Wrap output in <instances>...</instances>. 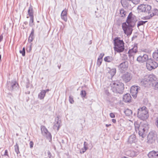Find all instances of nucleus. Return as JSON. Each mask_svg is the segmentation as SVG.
Wrapping results in <instances>:
<instances>
[{
  "instance_id": "1",
  "label": "nucleus",
  "mask_w": 158,
  "mask_h": 158,
  "mask_svg": "<svg viewBox=\"0 0 158 158\" xmlns=\"http://www.w3.org/2000/svg\"><path fill=\"white\" fill-rule=\"evenodd\" d=\"M136 17L131 12L128 15L126 22L122 23V27L124 33L127 35H130L137 21Z\"/></svg>"
},
{
  "instance_id": "2",
  "label": "nucleus",
  "mask_w": 158,
  "mask_h": 158,
  "mask_svg": "<svg viewBox=\"0 0 158 158\" xmlns=\"http://www.w3.org/2000/svg\"><path fill=\"white\" fill-rule=\"evenodd\" d=\"M135 129L136 131H138V134L142 138L145 136L144 132L148 129V125L146 122L141 123L139 124L138 122H135L134 123Z\"/></svg>"
},
{
  "instance_id": "3",
  "label": "nucleus",
  "mask_w": 158,
  "mask_h": 158,
  "mask_svg": "<svg viewBox=\"0 0 158 158\" xmlns=\"http://www.w3.org/2000/svg\"><path fill=\"white\" fill-rule=\"evenodd\" d=\"M111 89L114 93L122 94L124 89V85L122 82L114 81L110 84Z\"/></svg>"
},
{
  "instance_id": "4",
  "label": "nucleus",
  "mask_w": 158,
  "mask_h": 158,
  "mask_svg": "<svg viewBox=\"0 0 158 158\" xmlns=\"http://www.w3.org/2000/svg\"><path fill=\"white\" fill-rule=\"evenodd\" d=\"M114 50L118 52H123L124 50V43L123 40H120L118 37L115 38L114 40Z\"/></svg>"
},
{
  "instance_id": "5",
  "label": "nucleus",
  "mask_w": 158,
  "mask_h": 158,
  "mask_svg": "<svg viewBox=\"0 0 158 158\" xmlns=\"http://www.w3.org/2000/svg\"><path fill=\"white\" fill-rule=\"evenodd\" d=\"M137 116L139 119L143 120L148 118L149 116L148 111L145 106H143L138 109Z\"/></svg>"
},
{
  "instance_id": "6",
  "label": "nucleus",
  "mask_w": 158,
  "mask_h": 158,
  "mask_svg": "<svg viewBox=\"0 0 158 158\" xmlns=\"http://www.w3.org/2000/svg\"><path fill=\"white\" fill-rule=\"evenodd\" d=\"M138 9L141 12H144L148 14L151 13V6L147 4H142L138 6Z\"/></svg>"
},
{
  "instance_id": "7",
  "label": "nucleus",
  "mask_w": 158,
  "mask_h": 158,
  "mask_svg": "<svg viewBox=\"0 0 158 158\" xmlns=\"http://www.w3.org/2000/svg\"><path fill=\"white\" fill-rule=\"evenodd\" d=\"M140 1V0H121V3L123 7H127L129 5L130 6L131 4H138Z\"/></svg>"
},
{
  "instance_id": "8",
  "label": "nucleus",
  "mask_w": 158,
  "mask_h": 158,
  "mask_svg": "<svg viewBox=\"0 0 158 158\" xmlns=\"http://www.w3.org/2000/svg\"><path fill=\"white\" fill-rule=\"evenodd\" d=\"M158 66V64L151 59H149L146 63L147 69L149 70L154 69Z\"/></svg>"
},
{
  "instance_id": "9",
  "label": "nucleus",
  "mask_w": 158,
  "mask_h": 158,
  "mask_svg": "<svg viewBox=\"0 0 158 158\" xmlns=\"http://www.w3.org/2000/svg\"><path fill=\"white\" fill-rule=\"evenodd\" d=\"M157 133L155 131L150 132L147 137V139L149 143H152L157 138Z\"/></svg>"
},
{
  "instance_id": "10",
  "label": "nucleus",
  "mask_w": 158,
  "mask_h": 158,
  "mask_svg": "<svg viewBox=\"0 0 158 158\" xmlns=\"http://www.w3.org/2000/svg\"><path fill=\"white\" fill-rule=\"evenodd\" d=\"M128 65V61H124L118 66V70L122 73L125 72L127 69Z\"/></svg>"
},
{
  "instance_id": "11",
  "label": "nucleus",
  "mask_w": 158,
  "mask_h": 158,
  "mask_svg": "<svg viewBox=\"0 0 158 158\" xmlns=\"http://www.w3.org/2000/svg\"><path fill=\"white\" fill-rule=\"evenodd\" d=\"M140 89V87L138 86H132L131 87L130 93L134 98H136L138 91Z\"/></svg>"
},
{
  "instance_id": "12",
  "label": "nucleus",
  "mask_w": 158,
  "mask_h": 158,
  "mask_svg": "<svg viewBox=\"0 0 158 158\" xmlns=\"http://www.w3.org/2000/svg\"><path fill=\"white\" fill-rule=\"evenodd\" d=\"M123 81L126 83L130 81L132 77V74L129 72H126L123 74L121 77Z\"/></svg>"
},
{
  "instance_id": "13",
  "label": "nucleus",
  "mask_w": 158,
  "mask_h": 158,
  "mask_svg": "<svg viewBox=\"0 0 158 158\" xmlns=\"http://www.w3.org/2000/svg\"><path fill=\"white\" fill-rule=\"evenodd\" d=\"M149 60L148 55L146 54L139 56L137 58V61L141 63L148 61Z\"/></svg>"
},
{
  "instance_id": "14",
  "label": "nucleus",
  "mask_w": 158,
  "mask_h": 158,
  "mask_svg": "<svg viewBox=\"0 0 158 158\" xmlns=\"http://www.w3.org/2000/svg\"><path fill=\"white\" fill-rule=\"evenodd\" d=\"M156 77L155 75L153 74H150L148 76L145 77L142 82L144 83V81H145L146 82L144 84H146L149 81H152L156 80Z\"/></svg>"
},
{
  "instance_id": "15",
  "label": "nucleus",
  "mask_w": 158,
  "mask_h": 158,
  "mask_svg": "<svg viewBox=\"0 0 158 158\" xmlns=\"http://www.w3.org/2000/svg\"><path fill=\"white\" fill-rule=\"evenodd\" d=\"M18 84L15 81H12L10 83L9 89L10 91H14L18 89Z\"/></svg>"
},
{
  "instance_id": "16",
  "label": "nucleus",
  "mask_w": 158,
  "mask_h": 158,
  "mask_svg": "<svg viewBox=\"0 0 158 158\" xmlns=\"http://www.w3.org/2000/svg\"><path fill=\"white\" fill-rule=\"evenodd\" d=\"M60 120L59 119V118L57 117L55 119V122L54 123L53 126V129L58 131L60 127Z\"/></svg>"
},
{
  "instance_id": "17",
  "label": "nucleus",
  "mask_w": 158,
  "mask_h": 158,
  "mask_svg": "<svg viewBox=\"0 0 158 158\" xmlns=\"http://www.w3.org/2000/svg\"><path fill=\"white\" fill-rule=\"evenodd\" d=\"M148 156L149 158H158V151H151L148 153Z\"/></svg>"
},
{
  "instance_id": "18",
  "label": "nucleus",
  "mask_w": 158,
  "mask_h": 158,
  "mask_svg": "<svg viewBox=\"0 0 158 158\" xmlns=\"http://www.w3.org/2000/svg\"><path fill=\"white\" fill-rule=\"evenodd\" d=\"M137 52V45L136 44H135L132 48L129 49L128 52V53L135 55Z\"/></svg>"
},
{
  "instance_id": "19",
  "label": "nucleus",
  "mask_w": 158,
  "mask_h": 158,
  "mask_svg": "<svg viewBox=\"0 0 158 158\" xmlns=\"http://www.w3.org/2000/svg\"><path fill=\"white\" fill-rule=\"evenodd\" d=\"M158 15V10L156 9H154L153 10V12L150 13L149 15L147 16L146 17V19H150L153 16L155 15Z\"/></svg>"
},
{
  "instance_id": "20",
  "label": "nucleus",
  "mask_w": 158,
  "mask_h": 158,
  "mask_svg": "<svg viewBox=\"0 0 158 158\" xmlns=\"http://www.w3.org/2000/svg\"><path fill=\"white\" fill-rule=\"evenodd\" d=\"M128 142L130 143H135L136 141V136L134 134L130 135L128 138Z\"/></svg>"
},
{
  "instance_id": "21",
  "label": "nucleus",
  "mask_w": 158,
  "mask_h": 158,
  "mask_svg": "<svg viewBox=\"0 0 158 158\" xmlns=\"http://www.w3.org/2000/svg\"><path fill=\"white\" fill-rule=\"evenodd\" d=\"M131 97L129 94H127L124 95L123 97V100L126 102H129L131 99Z\"/></svg>"
},
{
  "instance_id": "22",
  "label": "nucleus",
  "mask_w": 158,
  "mask_h": 158,
  "mask_svg": "<svg viewBox=\"0 0 158 158\" xmlns=\"http://www.w3.org/2000/svg\"><path fill=\"white\" fill-rule=\"evenodd\" d=\"M139 152L136 149L132 150L130 152V155L132 157L136 156L139 154Z\"/></svg>"
},
{
  "instance_id": "23",
  "label": "nucleus",
  "mask_w": 158,
  "mask_h": 158,
  "mask_svg": "<svg viewBox=\"0 0 158 158\" xmlns=\"http://www.w3.org/2000/svg\"><path fill=\"white\" fill-rule=\"evenodd\" d=\"M34 29H32L31 30V32L30 34V36L28 38V40L29 42H31L34 38Z\"/></svg>"
},
{
  "instance_id": "24",
  "label": "nucleus",
  "mask_w": 158,
  "mask_h": 158,
  "mask_svg": "<svg viewBox=\"0 0 158 158\" xmlns=\"http://www.w3.org/2000/svg\"><path fill=\"white\" fill-rule=\"evenodd\" d=\"M45 92L44 90H42L38 95V98L41 100L44 98L45 95Z\"/></svg>"
},
{
  "instance_id": "25",
  "label": "nucleus",
  "mask_w": 158,
  "mask_h": 158,
  "mask_svg": "<svg viewBox=\"0 0 158 158\" xmlns=\"http://www.w3.org/2000/svg\"><path fill=\"white\" fill-rule=\"evenodd\" d=\"M104 60L106 62H110L114 60V58L110 56H107L104 58Z\"/></svg>"
},
{
  "instance_id": "26",
  "label": "nucleus",
  "mask_w": 158,
  "mask_h": 158,
  "mask_svg": "<svg viewBox=\"0 0 158 158\" xmlns=\"http://www.w3.org/2000/svg\"><path fill=\"white\" fill-rule=\"evenodd\" d=\"M152 56L155 60L158 61V49L154 52L152 54Z\"/></svg>"
},
{
  "instance_id": "27",
  "label": "nucleus",
  "mask_w": 158,
  "mask_h": 158,
  "mask_svg": "<svg viewBox=\"0 0 158 158\" xmlns=\"http://www.w3.org/2000/svg\"><path fill=\"white\" fill-rule=\"evenodd\" d=\"M116 71V69H110V70L109 71L108 73L110 74L111 78L115 75Z\"/></svg>"
},
{
  "instance_id": "28",
  "label": "nucleus",
  "mask_w": 158,
  "mask_h": 158,
  "mask_svg": "<svg viewBox=\"0 0 158 158\" xmlns=\"http://www.w3.org/2000/svg\"><path fill=\"white\" fill-rule=\"evenodd\" d=\"M128 56L129 58V61L130 64H133L134 63V55L128 54Z\"/></svg>"
},
{
  "instance_id": "29",
  "label": "nucleus",
  "mask_w": 158,
  "mask_h": 158,
  "mask_svg": "<svg viewBox=\"0 0 158 158\" xmlns=\"http://www.w3.org/2000/svg\"><path fill=\"white\" fill-rule=\"evenodd\" d=\"M124 112L125 114L128 116H130L132 113V111L129 109H127Z\"/></svg>"
},
{
  "instance_id": "30",
  "label": "nucleus",
  "mask_w": 158,
  "mask_h": 158,
  "mask_svg": "<svg viewBox=\"0 0 158 158\" xmlns=\"http://www.w3.org/2000/svg\"><path fill=\"white\" fill-rule=\"evenodd\" d=\"M41 129L43 135H45L48 131L47 129L44 126H41Z\"/></svg>"
},
{
  "instance_id": "31",
  "label": "nucleus",
  "mask_w": 158,
  "mask_h": 158,
  "mask_svg": "<svg viewBox=\"0 0 158 158\" xmlns=\"http://www.w3.org/2000/svg\"><path fill=\"white\" fill-rule=\"evenodd\" d=\"M127 13V12L124 10L122 9L120 11V16L121 17H124L125 16L126 14Z\"/></svg>"
},
{
  "instance_id": "32",
  "label": "nucleus",
  "mask_w": 158,
  "mask_h": 158,
  "mask_svg": "<svg viewBox=\"0 0 158 158\" xmlns=\"http://www.w3.org/2000/svg\"><path fill=\"white\" fill-rule=\"evenodd\" d=\"M28 12V15L30 16H33L32 8L31 6H30L29 7Z\"/></svg>"
},
{
  "instance_id": "33",
  "label": "nucleus",
  "mask_w": 158,
  "mask_h": 158,
  "mask_svg": "<svg viewBox=\"0 0 158 158\" xmlns=\"http://www.w3.org/2000/svg\"><path fill=\"white\" fill-rule=\"evenodd\" d=\"M14 147L15 151L17 154H18L19 153V146L17 143L14 146Z\"/></svg>"
},
{
  "instance_id": "34",
  "label": "nucleus",
  "mask_w": 158,
  "mask_h": 158,
  "mask_svg": "<svg viewBox=\"0 0 158 158\" xmlns=\"http://www.w3.org/2000/svg\"><path fill=\"white\" fill-rule=\"evenodd\" d=\"M147 22V21H139L137 23V27H139V26L143 25Z\"/></svg>"
},
{
  "instance_id": "35",
  "label": "nucleus",
  "mask_w": 158,
  "mask_h": 158,
  "mask_svg": "<svg viewBox=\"0 0 158 158\" xmlns=\"http://www.w3.org/2000/svg\"><path fill=\"white\" fill-rule=\"evenodd\" d=\"M30 19L29 22V25L30 26H32L33 25V23L34 22L33 16H30Z\"/></svg>"
},
{
  "instance_id": "36",
  "label": "nucleus",
  "mask_w": 158,
  "mask_h": 158,
  "mask_svg": "<svg viewBox=\"0 0 158 158\" xmlns=\"http://www.w3.org/2000/svg\"><path fill=\"white\" fill-rule=\"evenodd\" d=\"M19 52L20 53L22 54L23 56H24L25 55V48L23 47L22 50H20Z\"/></svg>"
},
{
  "instance_id": "37",
  "label": "nucleus",
  "mask_w": 158,
  "mask_h": 158,
  "mask_svg": "<svg viewBox=\"0 0 158 158\" xmlns=\"http://www.w3.org/2000/svg\"><path fill=\"white\" fill-rule=\"evenodd\" d=\"M80 94L82 97H85L86 95V91L84 90H82L81 91Z\"/></svg>"
},
{
  "instance_id": "38",
  "label": "nucleus",
  "mask_w": 158,
  "mask_h": 158,
  "mask_svg": "<svg viewBox=\"0 0 158 158\" xmlns=\"http://www.w3.org/2000/svg\"><path fill=\"white\" fill-rule=\"evenodd\" d=\"M44 135L48 139H51L52 136L51 134L48 131V132L47 133L45 134V135Z\"/></svg>"
},
{
  "instance_id": "39",
  "label": "nucleus",
  "mask_w": 158,
  "mask_h": 158,
  "mask_svg": "<svg viewBox=\"0 0 158 158\" xmlns=\"http://www.w3.org/2000/svg\"><path fill=\"white\" fill-rule=\"evenodd\" d=\"M102 59H98L97 61V64L98 66H99L101 65V64H102Z\"/></svg>"
},
{
  "instance_id": "40",
  "label": "nucleus",
  "mask_w": 158,
  "mask_h": 158,
  "mask_svg": "<svg viewBox=\"0 0 158 158\" xmlns=\"http://www.w3.org/2000/svg\"><path fill=\"white\" fill-rule=\"evenodd\" d=\"M69 102L71 104H73V103L74 100L73 99V98L72 96H69Z\"/></svg>"
},
{
  "instance_id": "41",
  "label": "nucleus",
  "mask_w": 158,
  "mask_h": 158,
  "mask_svg": "<svg viewBox=\"0 0 158 158\" xmlns=\"http://www.w3.org/2000/svg\"><path fill=\"white\" fill-rule=\"evenodd\" d=\"M67 14V10L64 9L62 11L61 15H66Z\"/></svg>"
},
{
  "instance_id": "42",
  "label": "nucleus",
  "mask_w": 158,
  "mask_h": 158,
  "mask_svg": "<svg viewBox=\"0 0 158 158\" xmlns=\"http://www.w3.org/2000/svg\"><path fill=\"white\" fill-rule=\"evenodd\" d=\"M61 19L64 21L66 22L67 20V18L66 15H61Z\"/></svg>"
},
{
  "instance_id": "43",
  "label": "nucleus",
  "mask_w": 158,
  "mask_h": 158,
  "mask_svg": "<svg viewBox=\"0 0 158 158\" xmlns=\"http://www.w3.org/2000/svg\"><path fill=\"white\" fill-rule=\"evenodd\" d=\"M104 54L103 53H101L98 59H102V58H103V56H104Z\"/></svg>"
},
{
  "instance_id": "44",
  "label": "nucleus",
  "mask_w": 158,
  "mask_h": 158,
  "mask_svg": "<svg viewBox=\"0 0 158 158\" xmlns=\"http://www.w3.org/2000/svg\"><path fill=\"white\" fill-rule=\"evenodd\" d=\"M30 147L31 148H32L33 147V143L32 141H31L30 142Z\"/></svg>"
},
{
  "instance_id": "45",
  "label": "nucleus",
  "mask_w": 158,
  "mask_h": 158,
  "mask_svg": "<svg viewBox=\"0 0 158 158\" xmlns=\"http://www.w3.org/2000/svg\"><path fill=\"white\" fill-rule=\"evenodd\" d=\"M48 157L49 158H51L52 157V154L51 152L49 151H48L47 152Z\"/></svg>"
},
{
  "instance_id": "46",
  "label": "nucleus",
  "mask_w": 158,
  "mask_h": 158,
  "mask_svg": "<svg viewBox=\"0 0 158 158\" xmlns=\"http://www.w3.org/2000/svg\"><path fill=\"white\" fill-rule=\"evenodd\" d=\"M155 89H158V82L156 83L155 85Z\"/></svg>"
},
{
  "instance_id": "47",
  "label": "nucleus",
  "mask_w": 158,
  "mask_h": 158,
  "mask_svg": "<svg viewBox=\"0 0 158 158\" xmlns=\"http://www.w3.org/2000/svg\"><path fill=\"white\" fill-rule=\"evenodd\" d=\"M110 116L111 118H114L115 117V115L114 114L112 113H111L110 114Z\"/></svg>"
},
{
  "instance_id": "48",
  "label": "nucleus",
  "mask_w": 158,
  "mask_h": 158,
  "mask_svg": "<svg viewBox=\"0 0 158 158\" xmlns=\"http://www.w3.org/2000/svg\"><path fill=\"white\" fill-rule=\"evenodd\" d=\"M155 124L156 126L158 128V118H157L156 119Z\"/></svg>"
},
{
  "instance_id": "49",
  "label": "nucleus",
  "mask_w": 158,
  "mask_h": 158,
  "mask_svg": "<svg viewBox=\"0 0 158 158\" xmlns=\"http://www.w3.org/2000/svg\"><path fill=\"white\" fill-rule=\"evenodd\" d=\"M3 38V36L2 35H1L0 36V41H2Z\"/></svg>"
},
{
  "instance_id": "50",
  "label": "nucleus",
  "mask_w": 158,
  "mask_h": 158,
  "mask_svg": "<svg viewBox=\"0 0 158 158\" xmlns=\"http://www.w3.org/2000/svg\"><path fill=\"white\" fill-rule=\"evenodd\" d=\"M85 150L84 149H82V152H81V153H84L85 152Z\"/></svg>"
},
{
  "instance_id": "51",
  "label": "nucleus",
  "mask_w": 158,
  "mask_h": 158,
  "mask_svg": "<svg viewBox=\"0 0 158 158\" xmlns=\"http://www.w3.org/2000/svg\"><path fill=\"white\" fill-rule=\"evenodd\" d=\"M112 122L113 123H115L116 122V120L115 119H112Z\"/></svg>"
},
{
  "instance_id": "52",
  "label": "nucleus",
  "mask_w": 158,
  "mask_h": 158,
  "mask_svg": "<svg viewBox=\"0 0 158 158\" xmlns=\"http://www.w3.org/2000/svg\"><path fill=\"white\" fill-rule=\"evenodd\" d=\"M84 149H85V151H86L88 149V148L86 147V146H84Z\"/></svg>"
},
{
  "instance_id": "53",
  "label": "nucleus",
  "mask_w": 158,
  "mask_h": 158,
  "mask_svg": "<svg viewBox=\"0 0 158 158\" xmlns=\"http://www.w3.org/2000/svg\"><path fill=\"white\" fill-rule=\"evenodd\" d=\"M87 145V143L85 142H84V146H86Z\"/></svg>"
},
{
  "instance_id": "54",
  "label": "nucleus",
  "mask_w": 158,
  "mask_h": 158,
  "mask_svg": "<svg viewBox=\"0 0 158 158\" xmlns=\"http://www.w3.org/2000/svg\"><path fill=\"white\" fill-rule=\"evenodd\" d=\"M44 90L45 91V94H46L47 92H48L49 91V89H46V90Z\"/></svg>"
},
{
  "instance_id": "55",
  "label": "nucleus",
  "mask_w": 158,
  "mask_h": 158,
  "mask_svg": "<svg viewBox=\"0 0 158 158\" xmlns=\"http://www.w3.org/2000/svg\"><path fill=\"white\" fill-rule=\"evenodd\" d=\"M5 155H7V151L6 150L5 151Z\"/></svg>"
},
{
  "instance_id": "56",
  "label": "nucleus",
  "mask_w": 158,
  "mask_h": 158,
  "mask_svg": "<svg viewBox=\"0 0 158 158\" xmlns=\"http://www.w3.org/2000/svg\"><path fill=\"white\" fill-rule=\"evenodd\" d=\"M121 158H129L128 157L126 156H123L121 157Z\"/></svg>"
},
{
  "instance_id": "57",
  "label": "nucleus",
  "mask_w": 158,
  "mask_h": 158,
  "mask_svg": "<svg viewBox=\"0 0 158 158\" xmlns=\"http://www.w3.org/2000/svg\"><path fill=\"white\" fill-rule=\"evenodd\" d=\"M109 125H110V124H109V125L106 124V127H108L109 126Z\"/></svg>"
},
{
  "instance_id": "58",
  "label": "nucleus",
  "mask_w": 158,
  "mask_h": 158,
  "mask_svg": "<svg viewBox=\"0 0 158 158\" xmlns=\"http://www.w3.org/2000/svg\"><path fill=\"white\" fill-rule=\"evenodd\" d=\"M62 142L63 143H64V141L63 140H62Z\"/></svg>"
},
{
  "instance_id": "59",
  "label": "nucleus",
  "mask_w": 158,
  "mask_h": 158,
  "mask_svg": "<svg viewBox=\"0 0 158 158\" xmlns=\"http://www.w3.org/2000/svg\"><path fill=\"white\" fill-rule=\"evenodd\" d=\"M1 55H0V60H1Z\"/></svg>"
},
{
  "instance_id": "60",
  "label": "nucleus",
  "mask_w": 158,
  "mask_h": 158,
  "mask_svg": "<svg viewBox=\"0 0 158 158\" xmlns=\"http://www.w3.org/2000/svg\"><path fill=\"white\" fill-rule=\"evenodd\" d=\"M31 47H30V49H29V50H30H30H31Z\"/></svg>"
},
{
  "instance_id": "61",
  "label": "nucleus",
  "mask_w": 158,
  "mask_h": 158,
  "mask_svg": "<svg viewBox=\"0 0 158 158\" xmlns=\"http://www.w3.org/2000/svg\"><path fill=\"white\" fill-rule=\"evenodd\" d=\"M157 2H158V0H156Z\"/></svg>"
},
{
  "instance_id": "62",
  "label": "nucleus",
  "mask_w": 158,
  "mask_h": 158,
  "mask_svg": "<svg viewBox=\"0 0 158 158\" xmlns=\"http://www.w3.org/2000/svg\"><path fill=\"white\" fill-rule=\"evenodd\" d=\"M59 69H60V67H59Z\"/></svg>"
},
{
  "instance_id": "63",
  "label": "nucleus",
  "mask_w": 158,
  "mask_h": 158,
  "mask_svg": "<svg viewBox=\"0 0 158 158\" xmlns=\"http://www.w3.org/2000/svg\"><path fill=\"white\" fill-rule=\"evenodd\" d=\"M1 41H0V42Z\"/></svg>"
}]
</instances>
